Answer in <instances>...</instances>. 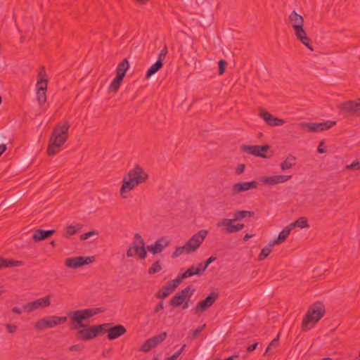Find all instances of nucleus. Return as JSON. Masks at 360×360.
Here are the masks:
<instances>
[{
	"mask_svg": "<svg viewBox=\"0 0 360 360\" xmlns=\"http://www.w3.org/2000/svg\"><path fill=\"white\" fill-rule=\"evenodd\" d=\"M69 128L70 124L67 121L59 123L54 127L47 148L49 155H56L59 152L60 147L68 140Z\"/></svg>",
	"mask_w": 360,
	"mask_h": 360,
	"instance_id": "obj_1",
	"label": "nucleus"
},
{
	"mask_svg": "<svg viewBox=\"0 0 360 360\" xmlns=\"http://www.w3.org/2000/svg\"><path fill=\"white\" fill-rule=\"evenodd\" d=\"M146 174L139 166H136L124 177L123 184L120 188V194L122 198H127L124 193L134 189L137 185L144 181L146 179Z\"/></svg>",
	"mask_w": 360,
	"mask_h": 360,
	"instance_id": "obj_2",
	"label": "nucleus"
},
{
	"mask_svg": "<svg viewBox=\"0 0 360 360\" xmlns=\"http://www.w3.org/2000/svg\"><path fill=\"white\" fill-rule=\"evenodd\" d=\"M325 312V307L321 302H315L311 306H310L302 320V330L306 331L313 328L315 324L324 316Z\"/></svg>",
	"mask_w": 360,
	"mask_h": 360,
	"instance_id": "obj_3",
	"label": "nucleus"
},
{
	"mask_svg": "<svg viewBox=\"0 0 360 360\" xmlns=\"http://www.w3.org/2000/svg\"><path fill=\"white\" fill-rule=\"evenodd\" d=\"M289 22L292 25L296 37L308 49L313 51V48L309 43L305 30H304V19L303 18L293 11L288 17Z\"/></svg>",
	"mask_w": 360,
	"mask_h": 360,
	"instance_id": "obj_4",
	"label": "nucleus"
},
{
	"mask_svg": "<svg viewBox=\"0 0 360 360\" xmlns=\"http://www.w3.org/2000/svg\"><path fill=\"white\" fill-rule=\"evenodd\" d=\"M101 311V309L98 308L84 309L70 311L68 313L71 323L70 329L76 330L79 329V327H84L86 324L83 323L84 321L98 314Z\"/></svg>",
	"mask_w": 360,
	"mask_h": 360,
	"instance_id": "obj_5",
	"label": "nucleus"
},
{
	"mask_svg": "<svg viewBox=\"0 0 360 360\" xmlns=\"http://www.w3.org/2000/svg\"><path fill=\"white\" fill-rule=\"evenodd\" d=\"M195 289L191 286H187L184 289L178 292L169 301V304L173 308L179 307L182 305V309H186L188 307V302L193 295Z\"/></svg>",
	"mask_w": 360,
	"mask_h": 360,
	"instance_id": "obj_6",
	"label": "nucleus"
},
{
	"mask_svg": "<svg viewBox=\"0 0 360 360\" xmlns=\"http://www.w3.org/2000/svg\"><path fill=\"white\" fill-rule=\"evenodd\" d=\"M146 249L143 239L139 233L134 235V240L127 251L128 257H138L140 259H143L146 257Z\"/></svg>",
	"mask_w": 360,
	"mask_h": 360,
	"instance_id": "obj_7",
	"label": "nucleus"
},
{
	"mask_svg": "<svg viewBox=\"0 0 360 360\" xmlns=\"http://www.w3.org/2000/svg\"><path fill=\"white\" fill-rule=\"evenodd\" d=\"M67 316H48L38 320L34 323V328L41 331L47 328H52L67 321Z\"/></svg>",
	"mask_w": 360,
	"mask_h": 360,
	"instance_id": "obj_8",
	"label": "nucleus"
},
{
	"mask_svg": "<svg viewBox=\"0 0 360 360\" xmlns=\"http://www.w3.org/2000/svg\"><path fill=\"white\" fill-rule=\"evenodd\" d=\"M336 124L335 121L328 120L323 122H301L300 127L310 132H319L330 129Z\"/></svg>",
	"mask_w": 360,
	"mask_h": 360,
	"instance_id": "obj_9",
	"label": "nucleus"
},
{
	"mask_svg": "<svg viewBox=\"0 0 360 360\" xmlns=\"http://www.w3.org/2000/svg\"><path fill=\"white\" fill-rule=\"evenodd\" d=\"M51 305V295H48L44 297L39 298L33 302H28L23 306V309L28 313L34 310L46 308Z\"/></svg>",
	"mask_w": 360,
	"mask_h": 360,
	"instance_id": "obj_10",
	"label": "nucleus"
},
{
	"mask_svg": "<svg viewBox=\"0 0 360 360\" xmlns=\"http://www.w3.org/2000/svg\"><path fill=\"white\" fill-rule=\"evenodd\" d=\"M94 259V257L79 256L70 257L65 259V265L70 269H77L84 265L92 263Z\"/></svg>",
	"mask_w": 360,
	"mask_h": 360,
	"instance_id": "obj_11",
	"label": "nucleus"
},
{
	"mask_svg": "<svg viewBox=\"0 0 360 360\" xmlns=\"http://www.w3.org/2000/svg\"><path fill=\"white\" fill-rule=\"evenodd\" d=\"M207 234L208 231L202 229L192 236V237L186 242L188 246L193 252H195L200 247Z\"/></svg>",
	"mask_w": 360,
	"mask_h": 360,
	"instance_id": "obj_12",
	"label": "nucleus"
},
{
	"mask_svg": "<svg viewBox=\"0 0 360 360\" xmlns=\"http://www.w3.org/2000/svg\"><path fill=\"white\" fill-rule=\"evenodd\" d=\"M233 219H222L218 221V227H224L223 231L226 233H233L242 230L244 228L243 224H234Z\"/></svg>",
	"mask_w": 360,
	"mask_h": 360,
	"instance_id": "obj_13",
	"label": "nucleus"
},
{
	"mask_svg": "<svg viewBox=\"0 0 360 360\" xmlns=\"http://www.w3.org/2000/svg\"><path fill=\"white\" fill-rule=\"evenodd\" d=\"M269 148L268 145L265 146H248L243 145L241 150L248 154L253 155L257 157L266 158L264 153Z\"/></svg>",
	"mask_w": 360,
	"mask_h": 360,
	"instance_id": "obj_14",
	"label": "nucleus"
},
{
	"mask_svg": "<svg viewBox=\"0 0 360 360\" xmlns=\"http://www.w3.org/2000/svg\"><path fill=\"white\" fill-rule=\"evenodd\" d=\"M217 294L211 292L205 300L199 302L195 307L196 313H202L210 308L217 300Z\"/></svg>",
	"mask_w": 360,
	"mask_h": 360,
	"instance_id": "obj_15",
	"label": "nucleus"
},
{
	"mask_svg": "<svg viewBox=\"0 0 360 360\" xmlns=\"http://www.w3.org/2000/svg\"><path fill=\"white\" fill-rule=\"evenodd\" d=\"M77 330L76 338L78 340L87 341L96 337L94 326L85 325L84 327H79V329Z\"/></svg>",
	"mask_w": 360,
	"mask_h": 360,
	"instance_id": "obj_16",
	"label": "nucleus"
},
{
	"mask_svg": "<svg viewBox=\"0 0 360 360\" xmlns=\"http://www.w3.org/2000/svg\"><path fill=\"white\" fill-rule=\"evenodd\" d=\"M290 175H274L262 176L260 179L264 185L274 186L279 184H283L290 179Z\"/></svg>",
	"mask_w": 360,
	"mask_h": 360,
	"instance_id": "obj_17",
	"label": "nucleus"
},
{
	"mask_svg": "<svg viewBox=\"0 0 360 360\" xmlns=\"http://www.w3.org/2000/svg\"><path fill=\"white\" fill-rule=\"evenodd\" d=\"M257 186L258 183L256 181L238 182L232 186V192L235 195L250 189L257 188Z\"/></svg>",
	"mask_w": 360,
	"mask_h": 360,
	"instance_id": "obj_18",
	"label": "nucleus"
},
{
	"mask_svg": "<svg viewBox=\"0 0 360 360\" xmlns=\"http://www.w3.org/2000/svg\"><path fill=\"white\" fill-rule=\"evenodd\" d=\"M342 110L360 115V99L358 101H348L340 105Z\"/></svg>",
	"mask_w": 360,
	"mask_h": 360,
	"instance_id": "obj_19",
	"label": "nucleus"
},
{
	"mask_svg": "<svg viewBox=\"0 0 360 360\" xmlns=\"http://www.w3.org/2000/svg\"><path fill=\"white\" fill-rule=\"evenodd\" d=\"M127 330L122 325L118 324L110 327L108 330V338L110 340H115L126 333Z\"/></svg>",
	"mask_w": 360,
	"mask_h": 360,
	"instance_id": "obj_20",
	"label": "nucleus"
},
{
	"mask_svg": "<svg viewBox=\"0 0 360 360\" xmlns=\"http://www.w3.org/2000/svg\"><path fill=\"white\" fill-rule=\"evenodd\" d=\"M181 283V278H179L178 277L174 280L169 281L168 283L162 288V297L165 298L169 295H171L175 290V289L180 285Z\"/></svg>",
	"mask_w": 360,
	"mask_h": 360,
	"instance_id": "obj_21",
	"label": "nucleus"
},
{
	"mask_svg": "<svg viewBox=\"0 0 360 360\" xmlns=\"http://www.w3.org/2000/svg\"><path fill=\"white\" fill-rule=\"evenodd\" d=\"M158 346V335H155L151 338L148 339L145 341L139 349V351L143 352H148L153 348Z\"/></svg>",
	"mask_w": 360,
	"mask_h": 360,
	"instance_id": "obj_22",
	"label": "nucleus"
},
{
	"mask_svg": "<svg viewBox=\"0 0 360 360\" xmlns=\"http://www.w3.org/2000/svg\"><path fill=\"white\" fill-rule=\"evenodd\" d=\"M55 233L54 230L37 229L34 231L32 238L34 241H39L46 239Z\"/></svg>",
	"mask_w": 360,
	"mask_h": 360,
	"instance_id": "obj_23",
	"label": "nucleus"
},
{
	"mask_svg": "<svg viewBox=\"0 0 360 360\" xmlns=\"http://www.w3.org/2000/svg\"><path fill=\"white\" fill-rule=\"evenodd\" d=\"M292 230L290 225L285 227L283 231L280 232L278 238L272 240V244L278 245L285 241Z\"/></svg>",
	"mask_w": 360,
	"mask_h": 360,
	"instance_id": "obj_24",
	"label": "nucleus"
},
{
	"mask_svg": "<svg viewBox=\"0 0 360 360\" xmlns=\"http://www.w3.org/2000/svg\"><path fill=\"white\" fill-rule=\"evenodd\" d=\"M193 253L192 250L188 246V244L186 243L182 246H179L176 248L174 252L172 255V258H177L182 255H189Z\"/></svg>",
	"mask_w": 360,
	"mask_h": 360,
	"instance_id": "obj_25",
	"label": "nucleus"
},
{
	"mask_svg": "<svg viewBox=\"0 0 360 360\" xmlns=\"http://www.w3.org/2000/svg\"><path fill=\"white\" fill-rule=\"evenodd\" d=\"M296 165V158L292 155H289L283 162L281 163V168L283 171L288 170Z\"/></svg>",
	"mask_w": 360,
	"mask_h": 360,
	"instance_id": "obj_26",
	"label": "nucleus"
},
{
	"mask_svg": "<svg viewBox=\"0 0 360 360\" xmlns=\"http://www.w3.org/2000/svg\"><path fill=\"white\" fill-rule=\"evenodd\" d=\"M21 265H22V262L21 261L7 259L0 257V269L6 267L20 266Z\"/></svg>",
	"mask_w": 360,
	"mask_h": 360,
	"instance_id": "obj_27",
	"label": "nucleus"
},
{
	"mask_svg": "<svg viewBox=\"0 0 360 360\" xmlns=\"http://www.w3.org/2000/svg\"><path fill=\"white\" fill-rule=\"evenodd\" d=\"M129 64L127 58H124L117 67L116 75L124 77L127 70L129 69Z\"/></svg>",
	"mask_w": 360,
	"mask_h": 360,
	"instance_id": "obj_28",
	"label": "nucleus"
},
{
	"mask_svg": "<svg viewBox=\"0 0 360 360\" xmlns=\"http://www.w3.org/2000/svg\"><path fill=\"white\" fill-rule=\"evenodd\" d=\"M254 215V212L251 211H245V210H239L236 211L233 213L234 221L241 220L247 217H252Z\"/></svg>",
	"mask_w": 360,
	"mask_h": 360,
	"instance_id": "obj_29",
	"label": "nucleus"
},
{
	"mask_svg": "<svg viewBox=\"0 0 360 360\" xmlns=\"http://www.w3.org/2000/svg\"><path fill=\"white\" fill-rule=\"evenodd\" d=\"M290 226L292 229H293L296 226L300 227L301 229H304L308 228L309 224L307 219L305 217H300L298 219H297L295 222L291 223L290 224Z\"/></svg>",
	"mask_w": 360,
	"mask_h": 360,
	"instance_id": "obj_30",
	"label": "nucleus"
},
{
	"mask_svg": "<svg viewBox=\"0 0 360 360\" xmlns=\"http://www.w3.org/2000/svg\"><path fill=\"white\" fill-rule=\"evenodd\" d=\"M110 323H103L101 325L94 326V328L95 330V333L96 337L102 333H108V330L110 327Z\"/></svg>",
	"mask_w": 360,
	"mask_h": 360,
	"instance_id": "obj_31",
	"label": "nucleus"
},
{
	"mask_svg": "<svg viewBox=\"0 0 360 360\" xmlns=\"http://www.w3.org/2000/svg\"><path fill=\"white\" fill-rule=\"evenodd\" d=\"M275 245L274 244H272V241H271L269 243V244L268 245H266V247H264L260 254L258 256V259L259 260L262 261V260H264L267 256L269 255V254L272 251V247Z\"/></svg>",
	"mask_w": 360,
	"mask_h": 360,
	"instance_id": "obj_32",
	"label": "nucleus"
},
{
	"mask_svg": "<svg viewBox=\"0 0 360 360\" xmlns=\"http://www.w3.org/2000/svg\"><path fill=\"white\" fill-rule=\"evenodd\" d=\"M123 77L116 75L115 78L112 81L110 84V89L112 91L117 92L121 85L123 80Z\"/></svg>",
	"mask_w": 360,
	"mask_h": 360,
	"instance_id": "obj_33",
	"label": "nucleus"
},
{
	"mask_svg": "<svg viewBox=\"0 0 360 360\" xmlns=\"http://www.w3.org/2000/svg\"><path fill=\"white\" fill-rule=\"evenodd\" d=\"M193 275H199L198 273H197V269L194 266H192L189 267L184 274H182L180 276H178V278H181V281L183 279L189 278Z\"/></svg>",
	"mask_w": 360,
	"mask_h": 360,
	"instance_id": "obj_34",
	"label": "nucleus"
},
{
	"mask_svg": "<svg viewBox=\"0 0 360 360\" xmlns=\"http://www.w3.org/2000/svg\"><path fill=\"white\" fill-rule=\"evenodd\" d=\"M81 227H82V226L80 224H77V226H72V225L68 226L66 228L65 236L66 238H68V237L74 235L75 233H77V231H79L81 229Z\"/></svg>",
	"mask_w": 360,
	"mask_h": 360,
	"instance_id": "obj_35",
	"label": "nucleus"
},
{
	"mask_svg": "<svg viewBox=\"0 0 360 360\" xmlns=\"http://www.w3.org/2000/svg\"><path fill=\"white\" fill-rule=\"evenodd\" d=\"M37 90V91H46L47 89V79H39L37 80V84H36Z\"/></svg>",
	"mask_w": 360,
	"mask_h": 360,
	"instance_id": "obj_36",
	"label": "nucleus"
},
{
	"mask_svg": "<svg viewBox=\"0 0 360 360\" xmlns=\"http://www.w3.org/2000/svg\"><path fill=\"white\" fill-rule=\"evenodd\" d=\"M46 92L43 91H37V101L40 106H42L46 101Z\"/></svg>",
	"mask_w": 360,
	"mask_h": 360,
	"instance_id": "obj_37",
	"label": "nucleus"
},
{
	"mask_svg": "<svg viewBox=\"0 0 360 360\" xmlns=\"http://www.w3.org/2000/svg\"><path fill=\"white\" fill-rule=\"evenodd\" d=\"M158 72V61L155 62L147 71L145 79H149L153 75Z\"/></svg>",
	"mask_w": 360,
	"mask_h": 360,
	"instance_id": "obj_38",
	"label": "nucleus"
},
{
	"mask_svg": "<svg viewBox=\"0 0 360 360\" xmlns=\"http://www.w3.org/2000/svg\"><path fill=\"white\" fill-rule=\"evenodd\" d=\"M285 123V121L282 119H279V118H277V117H274L273 116V117L271 118V120H270V122H269V126H272V127H276V126H281L283 125V124Z\"/></svg>",
	"mask_w": 360,
	"mask_h": 360,
	"instance_id": "obj_39",
	"label": "nucleus"
},
{
	"mask_svg": "<svg viewBox=\"0 0 360 360\" xmlns=\"http://www.w3.org/2000/svg\"><path fill=\"white\" fill-rule=\"evenodd\" d=\"M206 325L203 324L202 326H200L199 328H196L195 330H193L188 335V338L191 340H194L199 333L205 328Z\"/></svg>",
	"mask_w": 360,
	"mask_h": 360,
	"instance_id": "obj_40",
	"label": "nucleus"
},
{
	"mask_svg": "<svg viewBox=\"0 0 360 360\" xmlns=\"http://www.w3.org/2000/svg\"><path fill=\"white\" fill-rule=\"evenodd\" d=\"M278 345V335L271 340L269 345L267 347L264 354H271V349L272 347H276Z\"/></svg>",
	"mask_w": 360,
	"mask_h": 360,
	"instance_id": "obj_41",
	"label": "nucleus"
},
{
	"mask_svg": "<svg viewBox=\"0 0 360 360\" xmlns=\"http://www.w3.org/2000/svg\"><path fill=\"white\" fill-rule=\"evenodd\" d=\"M167 53V49L166 46L164 47L162 50H161L159 53V70L162 67L164 58Z\"/></svg>",
	"mask_w": 360,
	"mask_h": 360,
	"instance_id": "obj_42",
	"label": "nucleus"
},
{
	"mask_svg": "<svg viewBox=\"0 0 360 360\" xmlns=\"http://www.w3.org/2000/svg\"><path fill=\"white\" fill-rule=\"evenodd\" d=\"M345 168L347 170H359L360 161L355 160L352 164L346 165Z\"/></svg>",
	"mask_w": 360,
	"mask_h": 360,
	"instance_id": "obj_43",
	"label": "nucleus"
},
{
	"mask_svg": "<svg viewBox=\"0 0 360 360\" xmlns=\"http://www.w3.org/2000/svg\"><path fill=\"white\" fill-rule=\"evenodd\" d=\"M259 115L267 124L270 122V120L273 117V115L265 110H262L259 113Z\"/></svg>",
	"mask_w": 360,
	"mask_h": 360,
	"instance_id": "obj_44",
	"label": "nucleus"
},
{
	"mask_svg": "<svg viewBox=\"0 0 360 360\" xmlns=\"http://www.w3.org/2000/svg\"><path fill=\"white\" fill-rule=\"evenodd\" d=\"M185 347H186V345H184L179 350H178L172 356L167 358L165 360H176L178 359V357L181 354V353Z\"/></svg>",
	"mask_w": 360,
	"mask_h": 360,
	"instance_id": "obj_45",
	"label": "nucleus"
},
{
	"mask_svg": "<svg viewBox=\"0 0 360 360\" xmlns=\"http://www.w3.org/2000/svg\"><path fill=\"white\" fill-rule=\"evenodd\" d=\"M169 243V240L167 238L159 239V252H162V250L166 248Z\"/></svg>",
	"mask_w": 360,
	"mask_h": 360,
	"instance_id": "obj_46",
	"label": "nucleus"
},
{
	"mask_svg": "<svg viewBox=\"0 0 360 360\" xmlns=\"http://www.w3.org/2000/svg\"><path fill=\"white\" fill-rule=\"evenodd\" d=\"M5 328L8 333L13 334L17 331L18 326L15 324L6 323Z\"/></svg>",
	"mask_w": 360,
	"mask_h": 360,
	"instance_id": "obj_47",
	"label": "nucleus"
},
{
	"mask_svg": "<svg viewBox=\"0 0 360 360\" xmlns=\"http://www.w3.org/2000/svg\"><path fill=\"white\" fill-rule=\"evenodd\" d=\"M98 235V232L96 231H91L80 236L81 240H85L93 236Z\"/></svg>",
	"mask_w": 360,
	"mask_h": 360,
	"instance_id": "obj_48",
	"label": "nucleus"
},
{
	"mask_svg": "<svg viewBox=\"0 0 360 360\" xmlns=\"http://www.w3.org/2000/svg\"><path fill=\"white\" fill-rule=\"evenodd\" d=\"M226 62L224 60L219 61V75H222L224 72Z\"/></svg>",
	"mask_w": 360,
	"mask_h": 360,
	"instance_id": "obj_49",
	"label": "nucleus"
},
{
	"mask_svg": "<svg viewBox=\"0 0 360 360\" xmlns=\"http://www.w3.org/2000/svg\"><path fill=\"white\" fill-rule=\"evenodd\" d=\"M147 250L152 252L153 254L158 253V240H156L153 245L147 246Z\"/></svg>",
	"mask_w": 360,
	"mask_h": 360,
	"instance_id": "obj_50",
	"label": "nucleus"
},
{
	"mask_svg": "<svg viewBox=\"0 0 360 360\" xmlns=\"http://www.w3.org/2000/svg\"><path fill=\"white\" fill-rule=\"evenodd\" d=\"M207 268V267L205 266L204 263H200L198 264V266L195 267V269H197V273H198L199 275L204 272Z\"/></svg>",
	"mask_w": 360,
	"mask_h": 360,
	"instance_id": "obj_51",
	"label": "nucleus"
},
{
	"mask_svg": "<svg viewBox=\"0 0 360 360\" xmlns=\"http://www.w3.org/2000/svg\"><path fill=\"white\" fill-rule=\"evenodd\" d=\"M158 271V261L153 264V266L149 269L148 273L150 274H155Z\"/></svg>",
	"mask_w": 360,
	"mask_h": 360,
	"instance_id": "obj_52",
	"label": "nucleus"
},
{
	"mask_svg": "<svg viewBox=\"0 0 360 360\" xmlns=\"http://www.w3.org/2000/svg\"><path fill=\"white\" fill-rule=\"evenodd\" d=\"M46 74L44 68L41 67L40 70L38 74V79H46Z\"/></svg>",
	"mask_w": 360,
	"mask_h": 360,
	"instance_id": "obj_53",
	"label": "nucleus"
},
{
	"mask_svg": "<svg viewBox=\"0 0 360 360\" xmlns=\"http://www.w3.org/2000/svg\"><path fill=\"white\" fill-rule=\"evenodd\" d=\"M244 170H245V165L240 164L238 165V167L236 169V173L237 174H240L244 172Z\"/></svg>",
	"mask_w": 360,
	"mask_h": 360,
	"instance_id": "obj_54",
	"label": "nucleus"
},
{
	"mask_svg": "<svg viewBox=\"0 0 360 360\" xmlns=\"http://www.w3.org/2000/svg\"><path fill=\"white\" fill-rule=\"evenodd\" d=\"M216 257L214 256L210 257L204 263L205 266L207 267L212 262H214L216 260Z\"/></svg>",
	"mask_w": 360,
	"mask_h": 360,
	"instance_id": "obj_55",
	"label": "nucleus"
},
{
	"mask_svg": "<svg viewBox=\"0 0 360 360\" xmlns=\"http://www.w3.org/2000/svg\"><path fill=\"white\" fill-rule=\"evenodd\" d=\"M82 347L79 345H74L71 346L69 349L72 352L80 351L82 349Z\"/></svg>",
	"mask_w": 360,
	"mask_h": 360,
	"instance_id": "obj_56",
	"label": "nucleus"
},
{
	"mask_svg": "<svg viewBox=\"0 0 360 360\" xmlns=\"http://www.w3.org/2000/svg\"><path fill=\"white\" fill-rule=\"evenodd\" d=\"M258 344H259V342H255V343L248 346V348H247V351L248 352H253L257 348Z\"/></svg>",
	"mask_w": 360,
	"mask_h": 360,
	"instance_id": "obj_57",
	"label": "nucleus"
},
{
	"mask_svg": "<svg viewBox=\"0 0 360 360\" xmlns=\"http://www.w3.org/2000/svg\"><path fill=\"white\" fill-rule=\"evenodd\" d=\"M323 145V142H321L318 147V153H324L326 150L322 148Z\"/></svg>",
	"mask_w": 360,
	"mask_h": 360,
	"instance_id": "obj_58",
	"label": "nucleus"
},
{
	"mask_svg": "<svg viewBox=\"0 0 360 360\" xmlns=\"http://www.w3.org/2000/svg\"><path fill=\"white\" fill-rule=\"evenodd\" d=\"M12 311L13 313H15V314H20L22 313V310L20 308L16 307H13Z\"/></svg>",
	"mask_w": 360,
	"mask_h": 360,
	"instance_id": "obj_59",
	"label": "nucleus"
},
{
	"mask_svg": "<svg viewBox=\"0 0 360 360\" xmlns=\"http://www.w3.org/2000/svg\"><path fill=\"white\" fill-rule=\"evenodd\" d=\"M166 336H167V333L165 332H164L161 334H159V342L164 340L165 339Z\"/></svg>",
	"mask_w": 360,
	"mask_h": 360,
	"instance_id": "obj_60",
	"label": "nucleus"
},
{
	"mask_svg": "<svg viewBox=\"0 0 360 360\" xmlns=\"http://www.w3.org/2000/svg\"><path fill=\"white\" fill-rule=\"evenodd\" d=\"M6 150V146L5 144H0V155Z\"/></svg>",
	"mask_w": 360,
	"mask_h": 360,
	"instance_id": "obj_61",
	"label": "nucleus"
},
{
	"mask_svg": "<svg viewBox=\"0 0 360 360\" xmlns=\"http://www.w3.org/2000/svg\"><path fill=\"white\" fill-rule=\"evenodd\" d=\"M252 235L249 234V233H246V234L244 236V237H243V240H244L245 241H247L248 240H249V239H250V238H252Z\"/></svg>",
	"mask_w": 360,
	"mask_h": 360,
	"instance_id": "obj_62",
	"label": "nucleus"
},
{
	"mask_svg": "<svg viewBox=\"0 0 360 360\" xmlns=\"http://www.w3.org/2000/svg\"><path fill=\"white\" fill-rule=\"evenodd\" d=\"M138 4H146L148 0H135Z\"/></svg>",
	"mask_w": 360,
	"mask_h": 360,
	"instance_id": "obj_63",
	"label": "nucleus"
},
{
	"mask_svg": "<svg viewBox=\"0 0 360 360\" xmlns=\"http://www.w3.org/2000/svg\"><path fill=\"white\" fill-rule=\"evenodd\" d=\"M153 360H158V356H154Z\"/></svg>",
	"mask_w": 360,
	"mask_h": 360,
	"instance_id": "obj_64",
	"label": "nucleus"
}]
</instances>
